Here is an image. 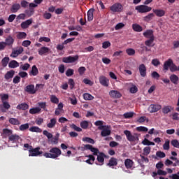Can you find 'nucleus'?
<instances>
[{
    "label": "nucleus",
    "instance_id": "1",
    "mask_svg": "<svg viewBox=\"0 0 179 179\" xmlns=\"http://www.w3.org/2000/svg\"><path fill=\"white\" fill-rule=\"evenodd\" d=\"M85 150H90L92 152L94 156H97V161L101 164H104V157H106V154L103 152H100L99 148H94L93 145L90 144H86L84 145Z\"/></svg>",
    "mask_w": 179,
    "mask_h": 179
},
{
    "label": "nucleus",
    "instance_id": "2",
    "mask_svg": "<svg viewBox=\"0 0 179 179\" xmlns=\"http://www.w3.org/2000/svg\"><path fill=\"white\" fill-rule=\"evenodd\" d=\"M49 152L43 154L44 157H46V159H57L62 153L61 150L57 147L52 148Z\"/></svg>",
    "mask_w": 179,
    "mask_h": 179
},
{
    "label": "nucleus",
    "instance_id": "3",
    "mask_svg": "<svg viewBox=\"0 0 179 179\" xmlns=\"http://www.w3.org/2000/svg\"><path fill=\"white\" fill-rule=\"evenodd\" d=\"M124 134L126 136V138L129 142H134L136 143H138L139 142V134L138 133H134L132 134L131 133V131L129 130H124Z\"/></svg>",
    "mask_w": 179,
    "mask_h": 179
},
{
    "label": "nucleus",
    "instance_id": "4",
    "mask_svg": "<svg viewBox=\"0 0 179 179\" xmlns=\"http://www.w3.org/2000/svg\"><path fill=\"white\" fill-rule=\"evenodd\" d=\"M135 9L138 12V13H146L152 10V7H149L146 5H140L136 6Z\"/></svg>",
    "mask_w": 179,
    "mask_h": 179
},
{
    "label": "nucleus",
    "instance_id": "5",
    "mask_svg": "<svg viewBox=\"0 0 179 179\" xmlns=\"http://www.w3.org/2000/svg\"><path fill=\"white\" fill-rule=\"evenodd\" d=\"M78 59H79L78 55L69 56L63 57L62 62H64V64H73V62H76Z\"/></svg>",
    "mask_w": 179,
    "mask_h": 179
},
{
    "label": "nucleus",
    "instance_id": "6",
    "mask_svg": "<svg viewBox=\"0 0 179 179\" xmlns=\"http://www.w3.org/2000/svg\"><path fill=\"white\" fill-rule=\"evenodd\" d=\"M40 147H37L36 148H31V150H29V157H37L40 156V155H43V151H40Z\"/></svg>",
    "mask_w": 179,
    "mask_h": 179
},
{
    "label": "nucleus",
    "instance_id": "7",
    "mask_svg": "<svg viewBox=\"0 0 179 179\" xmlns=\"http://www.w3.org/2000/svg\"><path fill=\"white\" fill-rule=\"evenodd\" d=\"M110 9L112 12H122L124 7H122V5L121 3H116L111 6Z\"/></svg>",
    "mask_w": 179,
    "mask_h": 179
},
{
    "label": "nucleus",
    "instance_id": "8",
    "mask_svg": "<svg viewBox=\"0 0 179 179\" xmlns=\"http://www.w3.org/2000/svg\"><path fill=\"white\" fill-rule=\"evenodd\" d=\"M99 83L104 86L105 87H108V85H110V80L107 78V77L104 76H101L99 78Z\"/></svg>",
    "mask_w": 179,
    "mask_h": 179
},
{
    "label": "nucleus",
    "instance_id": "9",
    "mask_svg": "<svg viewBox=\"0 0 179 179\" xmlns=\"http://www.w3.org/2000/svg\"><path fill=\"white\" fill-rule=\"evenodd\" d=\"M159 110H162V106L159 104H151L148 108L150 113H157Z\"/></svg>",
    "mask_w": 179,
    "mask_h": 179
},
{
    "label": "nucleus",
    "instance_id": "10",
    "mask_svg": "<svg viewBox=\"0 0 179 179\" xmlns=\"http://www.w3.org/2000/svg\"><path fill=\"white\" fill-rule=\"evenodd\" d=\"M109 96H110L112 99H121L122 94L117 90H110L109 92Z\"/></svg>",
    "mask_w": 179,
    "mask_h": 179
},
{
    "label": "nucleus",
    "instance_id": "11",
    "mask_svg": "<svg viewBox=\"0 0 179 179\" xmlns=\"http://www.w3.org/2000/svg\"><path fill=\"white\" fill-rule=\"evenodd\" d=\"M138 71L142 78H145V76H146L147 69H146V66L144 64H141L139 65Z\"/></svg>",
    "mask_w": 179,
    "mask_h": 179
},
{
    "label": "nucleus",
    "instance_id": "12",
    "mask_svg": "<svg viewBox=\"0 0 179 179\" xmlns=\"http://www.w3.org/2000/svg\"><path fill=\"white\" fill-rule=\"evenodd\" d=\"M111 128L110 126L109 127H104L103 129H101V136L106 137L109 136V135H111V130L110 129Z\"/></svg>",
    "mask_w": 179,
    "mask_h": 179
},
{
    "label": "nucleus",
    "instance_id": "13",
    "mask_svg": "<svg viewBox=\"0 0 179 179\" xmlns=\"http://www.w3.org/2000/svg\"><path fill=\"white\" fill-rule=\"evenodd\" d=\"M24 92L29 93V94H36V90H34V85L30 84L24 87Z\"/></svg>",
    "mask_w": 179,
    "mask_h": 179
},
{
    "label": "nucleus",
    "instance_id": "14",
    "mask_svg": "<svg viewBox=\"0 0 179 179\" xmlns=\"http://www.w3.org/2000/svg\"><path fill=\"white\" fill-rule=\"evenodd\" d=\"M10 108V104H9V102H2V104H0V111L1 113H6V110H9Z\"/></svg>",
    "mask_w": 179,
    "mask_h": 179
},
{
    "label": "nucleus",
    "instance_id": "15",
    "mask_svg": "<svg viewBox=\"0 0 179 179\" xmlns=\"http://www.w3.org/2000/svg\"><path fill=\"white\" fill-rule=\"evenodd\" d=\"M50 51H51V50L49 48L43 46L38 49V52L39 55H47Z\"/></svg>",
    "mask_w": 179,
    "mask_h": 179
},
{
    "label": "nucleus",
    "instance_id": "16",
    "mask_svg": "<svg viewBox=\"0 0 179 179\" xmlns=\"http://www.w3.org/2000/svg\"><path fill=\"white\" fill-rule=\"evenodd\" d=\"M19 139H20V136L17 134H12L8 137V141L12 142V143H17L19 142Z\"/></svg>",
    "mask_w": 179,
    "mask_h": 179
},
{
    "label": "nucleus",
    "instance_id": "17",
    "mask_svg": "<svg viewBox=\"0 0 179 179\" xmlns=\"http://www.w3.org/2000/svg\"><path fill=\"white\" fill-rule=\"evenodd\" d=\"M33 23V19L30 18L24 22H22L20 24L22 29H29V26Z\"/></svg>",
    "mask_w": 179,
    "mask_h": 179
},
{
    "label": "nucleus",
    "instance_id": "18",
    "mask_svg": "<svg viewBox=\"0 0 179 179\" xmlns=\"http://www.w3.org/2000/svg\"><path fill=\"white\" fill-rule=\"evenodd\" d=\"M134 164H135V163L131 159H127L124 160V166L127 169H132V167H134Z\"/></svg>",
    "mask_w": 179,
    "mask_h": 179
},
{
    "label": "nucleus",
    "instance_id": "19",
    "mask_svg": "<svg viewBox=\"0 0 179 179\" xmlns=\"http://www.w3.org/2000/svg\"><path fill=\"white\" fill-rule=\"evenodd\" d=\"M173 64V59H169L164 63L163 70L164 71H169V69L171 67Z\"/></svg>",
    "mask_w": 179,
    "mask_h": 179
},
{
    "label": "nucleus",
    "instance_id": "20",
    "mask_svg": "<svg viewBox=\"0 0 179 179\" xmlns=\"http://www.w3.org/2000/svg\"><path fill=\"white\" fill-rule=\"evenodd\" d=\"M157 174L158 176H167V172L166 171H163L162 169H158V171L156 172H152V177L155 179L157 178Z\"/></svg>",
    "mask_w": 179,
    "mask_h": 179
},
{
    "label": "nucleus",
    "instance_id": "21",
    "mask_svg": "<svg viewBox=\"0 0 179 179\" xmlns=\"http://www.w3.org/2000/svg\"><path fill=\"white\" fill-rule=\"evenodd\" d=\"M152 12L157 16L158 17H163L164 15H166V11L164 10H160V9H153Z\"/></svg>",
    "mask_w": 179,
    "mask_h": 179
},
{
    "label": "nucleus",
    "instance_id": "22",
    "mask_svg": "<svg viewBox=\"0 0 179 179\" xmlns=\"http://www.w3.org/2000/svg\"><path fill=\"white\" fill-rule=\"evenodd\" d=\"M103 124H104V122L101 120H97L94 122V125H96V127H98V129H99V131L104 128H110V126H104L103 125Z\"/></svg>",
    "mask_w": 179,
    "mask_h": 179
},
{
    "label": "nucleus",
    "instance_id": "23",
    "mask_svg": "<svg viewBox=\"0 0 179 179\" xmlns=\"http://www.w3.org/2000/svg\"><path fill=\"white\" fill-rule=\"evenodd\" d=\"M143 36L145 37V38H155V35H153V30L149 29L145 32H143Z\"/></svg>",
    "mask_w": 179,
    "mask_h": 179
},
{
    "label": "nucleus",
    "instance_id": "24",
    "mask_svg": "<svg viewBox=\"0 0 179 179\" xmlns=\"http://www.w3.org/2000/svg\"><path fill=\"white\" fill-rule=\"evenodd\" d=\"M16 108L17 110H22L23 111H26V110H29V104L26 103H22L18 104Z\"/></svg>",
    "mask_w": 179,
    "mask_h": 179
},
{
    "label": "nucleus",
    "instance_id": "25",
    "mask_svg": "<svg viewBox=\"0 0 179 179\" xmlns=\"http://www.w3.org/2000/svg\"><path fill=\"white\" fill-rule=\"evenodd\" d=\"M15 76V71L13 70H10L9 71H7V73L4 76V79L6 80H9V79H12Z\"/></svg>",
    "mask_w": 179,
    "mask_h": 179
},
{
    "label": "nucleus",
    "instance_id": "26",
    "mask_svg": "<svg viewBox=\"0 0 179 179\" xmlns=\"http://www.w3.org/2000/svg\"><path fill=\"white\" fill-rule=\"evenodd\" d=\"M169 79L171 82L173 83V85H178L179 78L176 74H172L170 76Z\"/></svg>",
    "mask_w": 179,
    "mask_h": 179
},
{
    "label": "nucleus",
    "instance_id": "27",
    "mask_svg": "<svg viewBox=\"0 0 179 179\" xmlns=\"http://www.w3.org/2000/svg\"><path fill=\"white\" fill-rule=\"evenodd\" d=\"M117 164H118L117 158L111 157L109 159V162L107 164V166H109V167H113V166H117Z\"/></svg>",
    "mask_w": 179,
    "mask_h": 179
},
{
    "label": "nucleus",
    "instance_id": "28",
    "mask_svg": "<svg viewBox=\"0 0 179 179\" xmlns=\"http://www.w3.org/2000/svg\"><path fill=\"white\" fill-rule=\"evenodd\" d=\"M13 43H15V39L11 36H8L4 42L6 45H13Z\"/></svg>",
    "mask_w": 179,
    "mask_h": 179
},
{
    "label": "nucleus",
    "instance_id": "29",
    "mask_svg": "<svg viewBox=\"0 0 179 179\" xmlns=\"http://www.w3.org/2000/svg\"><path fill=\"white\" fill-rule=\"evenodd\" d=\"M29 75L31 76H37L38 75V69L36 65L32 66L31 71L29 72Z\"/></svg>",
    "mask_w": 179,
    "mask_h": 179
},
{
    "label": "nucleus",
    "instance_id": "30",
    "mask_svg": "<svg viewBox=\"0 0 179 179\" xmlns=\"http://www.w3.org/2000/svg\"><path fill=\"white\" fill-rule=\"evenodd\" d=\"M20 9V4L14 3L12 5V6L10 8V12L12 13H16V12H17V10H19Z\"/></svg>",
    "mask_w": 179,
    "mask_h": 179
},
{
    "label": "nucleus",
    "instance_id": "31",
    "mask_svg": "<svg viewBox=\"0 0 179 179\" xmlns=\"http://www.w3.org/2000/svg\"><path fill=\"white\" fill-rule=\"evenodd\" d=\"M94 13V8H90L87 12V21L92 22L93 20V13Z\"/></svg>",
    "mask_w": 179,
    "mask_h": 179
},
{
    "label": "nucleus",
    "instance_id": "32",
    "mask_svg": "<svg viewBox=\"0 0 179 179\" xmlns=\"http://www.w3.org/2000/svg\"><path fill=\"white\" fill-rule=\"evenodd\" d=\"M132 29L134 31L141 32L143 30V28L138 24H132Z\"/></svg>",
    "mask_w": 179,
    "mask_h": 179
},
{
    "label": "nucleus",
    "instance_id": "33",
    "mask_svg": "<svg viewBox=\"0 0 179 179\" xmlns=\"http://www.w3.org/2000/svg\"><path fill=\"white\" fill-rule=\"evenodd\" d=\"M13 134V131L9 129H3V136H10Z\"/></svg>",
    "mask_w": 179,
    "mask_h": 179
},
{
    "label": "nucleus",
    "instance_id": "34",
    "mask_svg": "<svg viewBox=\"0 0 179 179\" xmlns=\"http://www.w3.org/2000/svg\"><path fill=\"white\" fill-rule=\"evenodd\" d=\"M8 66L12 69L17 68L19 66V62L16 60H12L9 62Z\"/></svg>",
    "mask_w": 179,
    "mask_h": 179
},
{
    "label": "nucleus",
    "instance_id": "35",
    "mask_svg": "<svg viewBox=\"0 0 179 179\" xmlns=\"http://www.w3.org/2000/svg\"><path fill=\"white\" fill-rule=\"evenodd\" d=\"M156 156L155 157V159L159 160V159L157 157H159V159H164V157H166V153L162 152V151H157L156 152Z\"/></svg>",
    "mask_w": 179,
    "mask_h": 179
},
{
    "label": "nucleus",
    "instance_id": "36",
    "mask_svg": "<svg viewBox=\"0 0 179 179\" xmlns=\"http://www.w3.org/2000/svg\"><path fill=\"white\" fill-rule=\"evenodd\" d=\"M8 122H10V124H11V125H20V121H19L16 118H10L8 120Z\"/></svg>",
    "mask_w": 179,
    "mask_h": 179
},
{
    "label": "nucleus",
    "instance_id": "37",
    "mask_svg": "<svg viewBox=\"0 0 179 179\" xmlns=\"http://www.w3.org/2000/svg\"><path fill=\"white\" fill-rule=\"evenodd\" d=\"M80 126L83 129H87L89 128V122L87 120H83L80 122Z\"/></svg>",
    "mask_w": 179,
    "mask_h": 179
},
{
    "label": "nucleus",
    "instance_id": "38",
    "mask_svg": "<svg viewBox=\"0 0 179 179\" xmlns=\"http://www.w3.org/2000/svg\"><path fill=\"white\" fill-rule=\"evenodd\" d=\"M57 124V119L52 118L50 122L47 124L48 128H54Z\"/></svg>",
    "mask_w": 179,
    "mask_h": 179
},
{
    "label": "nucleus",
    "instance_id": "39",
    "mask_svg": "<svg viewBox=\"0 0 179 179\" xmlns=\"http://www.w3.org/2000/svg\"><path fill=\"white\" fill-rule=\"evenodd\" d=\"M41 111L39 107H35L29 109V114H38Z\"/></svg>",
    "mask_w": 179,
    "mask_h": 179
},
{
    "label": "nucleus",
    "instance_id": "40",
    "mask_svg": "<svg viewBox=\"0 0 179 179\" xmlns=\"http://www.w3.org/2000/svg\"><path fill=\"white\" fill-rule=\"evenodd\" d=\"M130 86H131L129 89L130 93L132 94L138 92V87H136L135 85L130 83Z\"/></svg>",
    "mask_w": 179,
    "mask_h": 179
},
{
    "label": "nucleus",
    "instance_id": "41",
    "mask_svg": "<svg viewBox=\"0 0 179 179\" xmlns=\"http://www.w3.org/2000/svg\"><path fill=\"white\" fill-rule=\"evenodd\" d=\"M37 106H38L39 108H42L44 111H47V102H38Z\"/></svg>",
    "mask_w": 179,
    "mask_h": 179
},
{
    "label": "nucleus",
    "instance_id": "42",
    "mask_svg": "<svg viewBox=\"0 0 179 179\" xmlns=\"http://www.w3.org/2000/svg\"><path fill=\"white\" fill-rule=\"evenodd\" d=\"M171 106H164L163 108H162V113L163 114H169V113H171Z\"/></svg>",
    "mask_w": 179,
    "mask_h": 179
},
{
    "label": "nucleus",
    "instance_id": "43",
    "mask_svg": "<svg viewBox=\"0 0 179 179\" xmlns=\"http://www.w3.org/2000/svg\"><path fill=\"white\" fill-rule=\"evenodd\" d=\"M8 64H9V57H6L3 58L1 60L2 66H3V68H6V66H8Z\"/></svg>",
    "mask_w": 179,
    "mask_h": 179
},
{
    "label": "nucleus",
    "instance_id": "44",
    "mask_svg": "<svg viewBox=\"0 0 179 179\" xmlns=\"http://www.w3.org/2000/svg\"><path fill=\"white\" fill-rule=\"evenodd\" d=\"M153 41H155V38H149L147 41H145V45H147V47H153Z\"/></svg>",
    "mask_w": 179,
    "mask_h": 179
},
{
    "label": "nucleus",
    "instance_id": "45",
    "mask_svg": "<svg viewBox=\"0 0 179 179\" xmlns=\"http://www.w3.org/2000/svg\"><path fill=\"white\" fill-rule=\"evenodd\" d=\"M0 97L2 103H5L6 100H9V94H0Z\"/></svg>",
    "mask_w": 179,
    "mask_h": 179
},
{
    "label": "nucleus",
    "instance_id": "46",
    "mask_svg": "<svg viewBox=\"0 0 179 179\" xmlns=\"http://www.w3.org/2000/svg\"><path fill=\"white\" fill-rule=\"evenodd\" d=\"M29 131L30 132H43V130H41V128H39L38 127H36V126H33L29 128Z\"/></svg>",
    "mask_w": 179,
    "mask_h": 179
},
{
    "label": "nucleus",
    "instance_id": "47",
    "mask_svg": "<svg viewBox=\"0 0 179 179\" xmlns=\"http://www.w3.org/2000/svg\"><path fill=\"white\" fill-rule=\"evenodd\" d=\"M50 101L54 104H58L59 103V99L55 95L50 96Z\"/></svg>",
    "mask_w": 179,
    "mask_h": 179
},
{
    "label": "nucleus",
    "instance_id": "48",
    "mask_svg": "<svg viewBox=\"0 0 179 179\" xmlns=\"http://www.w3.org/2000/svg\"><path fill=\"white\" fill-rule=\"evenodd\" d=\"M29 123H25V124H21L19 127V129L20 131H27V129H29Z\"/></svg>",
    "mask_w": 179,
    "mask_h": 179
},
{
    "label": "nucleus",
    "instance_id": "49",
    "mask_svg": "<svg viewBox=\"0 0 179 179\" xmlns=\"http://www.w3.org/2000/svg\"><path fill=\"white\" fill-rule=\"evenodd\" d=\"M27 36V34L26 32H19L17 34V38L19 40H22V38H25Z\"/></svg>",
    "mask_w": 179,
    "mask_h": 179
},
{
    "label": "nucleus",
    "instance_id": "50",
    "mask_svg": "<svg viewBox=\"0 0 179 179\" xmlns=\"http://www.w3.org/2000/svg\"><path fill=\"white\" fill-rule=\"evenodd\" d=\"M83 142H87L88 143H91L92 145H94V140L90 137H85L83 138Z\"/></svg>",
    "mask_w": 179,
    "mask_h": 179
},
{
    "label": "nucleus",
    "instance_id": "51",
    "mask_svg": "<svg viewBox=\"0 0 179 179\" xmlns=\"http://www.w3.org/2000/svg\"><path fill=\"white\" fill-rule=\"evenodd\" d=\"M171 145L173 146V148H177V149H179V142L177 139H173L171 141Z\"/></svg>",
    "mask_w": 179,
    "mask_h": 179
},
{
    "label": "nucleus",
    "instance_id": "52",
    "mask_svg": "<svg viewBox=\"0 0 179 179\" xmlns=\"http://www.w3.org/2000/svg\"><path fill=\"white\" fill-rule=\"evenodd\" d=\"M83 98L85 100H93V99H94V96L89 93H85L83 94Z\"/></svg>",
    "mask_w": 179,
    "mask_h": 179
},
{
    "label": "nucleus",
    "instance_id": "53",
    "mask_svg": "<svg viewBox=\"0 0 179 179\" xmlns=\"http://www.w3.org/2000/svg\"><path fill=\"white\" fill-rule=\"evenodd\" d=\"M70 128L74 129V131H76L77 132H82V128L76 126V124H72L71 125H70Z\"/></svg>",
    "mask_w": 179,
    "mask_h": 179
},
{
    "label": "nucleus",
    "instance_id": "54",
    "mask_svg": "<svg viewBox=\"0 0 179 179\" xmlns=\"http://www.w3.org/2000/svg\"><path fill=\"white\" fill-rule=\"evenodd\" d=\"M43 16L44 19H46V20H50V19L52 17V14H51V13L45 11Z\"/></svg>",
    "mask_w": 179,
    "mask_h": 179
},
{
    "label": "nucleus",
    "instance_id": "55",
    "mask_svg": "<svg viewBox=\"0 0 179 179\" xmlns=\"http://www.w3.org/2000/svg\"><path fill=\"white\" fill-rule=\"evenodd\" d=\"M126 52L130 57H132V55H135V50L133 49V48H128V49H127L126 50Z\"/></svg>",
    "mask_w": 179,
    "mask_h": 179
},
{
    "label": "nucleus",
    "instance_id": "56",
    "mask_svg": "<svg viewBox=\"0 0 179 179\" xmlns=\"http://www.w3.org/2000/svg\"><path fill=\"white\" fill-rule=\"evenodd\" d=\"M134 113L133 112H127L124 113L123 117L124 118L128 119V118H132L134 117Z\"/></svg>",
    "mask_w": 179,
    "mask_h": 179
},
{
    "label": "nucleus",
    "instance_id": "57",
    "mask_svg": "<svg viewBox=\"0 0 179 179\" xmlns=\"http://www.w3.org/2000/svg\"><path fill=\"white\" fill-rule=\"evenodd\" d=\"M152 65H153L154 66H159V65H160V61L159 60V59H153L151 62Z\"/></svg>",
    "mask_w": 179,
    "mask_h": 179
},
{
    "label": "nucleus",
    "instance_id": "58",
    "mask_svg": "<svg viewBox=\"0 0 179 179\" xmlns=\"http://www.w3.org/2000/svg\"><path fill=\"white\" fill-rule=\"evenodd\" d=\"M153 17H155V14L150 13L148 15H146L145 17H144V20H145V22H150V20L151 19H153Z\"/></svg>",
    "mask_w": 179,
    "mask_h": 179
},
{
    "label": "nucleus",
    "instance_id": "59",
    "mask_svg": "<svg viewBox=\"0 0 179 179\" xmlns=\"http://www.w3.org/2000/svg\"><path fill=\"white\" fill-rule=\"evenodd\" d=\"M29 5V10H31V13H33L34 12V8H37L38 5L34 3H30Z\"/></svg>",
    "mask_w": 179,
    "mask_h": 179
},
{
    "label": "nucleus",
    "instance_id": "60",
    "mask_svg": "<svg viewBox=\"0 0 179 179\" xmlns=\"http://www.w3.org/2000/svg\"><path fill=\"white\" fill-rule=\"evenodd\" d=\"M43 134L45 136L48 137V139H52V134L48 132V131L44 130Z\"/></svg>",
    "mask_w": 179,
    "mask_h": 179
},
{
    "label": "nucleus",
    "instance_id": "61",
    "mask_svg": "<svg viewBox=\"0 0 179 179\" xmlns=\"http://www.w3.org/2000/svg\"><path fill=\"white\" fill-rule=\"evenodd\" d=\"M151 148L150 147H145L143 149V155L144 156H148L150 153Z\"/></svg>",
    "mask_w": 179,
    "mask_h": 179
},
{
    "label": "nucleus",
    "instance_id": "62",
    "mask_svg": "<svg viewBox=\"0 0 179 179\" xmlns=\"http://www.w3.org/2000/svg\"><path fill=\"white\" fill-rule=\"evenodd\" d=\"M20 6L26 9L27 6H29V2L26 0H22L20 2Z\"/></svg>",
    "mask_w": 179,
    "mask_h": 179
},
{
    "label": "nucleus",
    "instance_id": "63",
    "mask_svg": "<svg viewBox=\"0 0 179 179\" xmlns=\"http://www.w3.org/2000/svg\"><path fill=\"white\" fill-rule=\"evenodd\" d=\"M68 83L70 86V89L72 90V89L75 87V81L73 80V79L69 78Z\"/></svg>",
    "mask_w": 179,
    "mask_h": 179
},
{
    "label": "nucleus",
    "instance_id": "64",
    "mask_svg": "<svg viewBox=\"0 0 179 179\" xmlns=\"http://www.w3.org/2000/svg\"><path fill=\"white\" fill-rule=\"evenodd\" d=\"M171 179H179V171L169 176Z\"/></svg>",
    "mask_w": 179,
    "mask_h": 179
}]
</instances>
